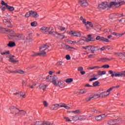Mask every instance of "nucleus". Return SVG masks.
I'll use <instances>...</instances> for the list:
<instances>
[{"label": "nucleus", "mask_w": 125, "mask_h": 125, "mask_svg": "<svg viewBox=\"0 0 125 125\" xmlns=\"http://www.w3.org/2000/svg\"><path fill=\"white\" fill-rule=\"evenodd\" d=\"M79 3L81 6L83 7H86L88 5V3L86 0H79Z\"/></svg>", "instance_id": "2eb2a0df"}, {"label": "nucleus", "mask_w": 125, "mask_h": 125, "mask_svg": "<svg viewBox=\"0 0 125 125\" xmlns=\"http://www.w3.org/2000/svg\"><path fill=\"white\" fill-rule=\"evenodd\" d=\"M6 8L8 10H9V11H10V12L14 11V9H15L13 6H9L8 5L6 7Z\"/></svg>", "instance_id": "c756f323"}, {"label": "nucleus", "mask_w": 125, "mask_h": 125, "mask_svg": "<svg viewBox=\"0 0 125 125\" xmlns=\"http://www.w3.org/2000/svg\"><path fill=\"white\" fill-rule=\"evenodd\" d=\"M81 40H82L83 42H88V38H86L85 37H82L81 39Z\"/></svg>", "instance_id": "c03bdc74"}, {"label": "nucleus", "mask_w": 125, "mask_h": 125, "mask_svg": "<svg viewBox=\"0 0 125 125\" xmlns=\"http://www.w3.org/2000/svg\"><path fill=\"white\" fill-rule=\"evenodd\" d=\"M25 17H26V18H28V17H31V12L30 11H29L28 12H27L25 16Z\"/></svg>", "instance_id": "ea45409f"}, {"label": "nucleus", "mask_w": 125, "mask_h": 125, "mask_svg": "<svg viewBox=\"0 0 125 125\" xmlns=\"http://www.w3.org/2000/svg\"><path fill=\"white\" fill-rule=\"evenodd\" d=\"M58 109H59L58 104H54L53 110H58Z\"/></svg>", "instance_id": "79ce46f5"}, {"label": "nucleus", "mask_w": 125, "mask_h": 125, "mask_svg": "<svg viewBox=\"0 0 125 125\" xmlns=\"http://www.w3.org/2000/svg\"><path fill=\"white\" fill-rule=\"evenodd\" d=\"M9 62H12V63H16L17 62H19V61L14 60V59H13V58H10Z\"/></svg>", "instance_id": "c9c22d12"}, {"label": "nucleus", "mask_w": 125, "mask_h": 125, "mask_svg": "<svg viewBox=\"0 0 125 125\" xmlns=\"http://www.w3.org/2000/svg\"><path fill=\"white\" fill-rule=\"evenodd\" d=\"M82 110L80 109L72 111V112L74 113V114H82Z\"/></svg>", "instance_id": "4c0bfd02"}, {"label": "nucleus", "mask_w": 125, "mask_h": 125, "mask_svg": "<svg viewBox=\"0 0 125 125\" xmlns=\"http://www.w3.org/2000/svg\"><path fill=\"white\" fill-rule=\"evenodd\" d=\"M1 4L2 5H5V6H6V7L7 6V3H5V2H4V1H3V0H1Z\"/></svg>", "instance_id": "3c124183"}, {"label": "nucleus", "mask_w": 125, "mask_h": 125, "mask_svg": "<svg viewBox=\"0 0 125 125\" xmlns=\"http://www.w3.org/2000/svg\"><path fill=\"white\" fill-rule=\"evenodd\" d=\"M30 16L31 17H33L34 18H38L39 16V14L37 12L33 10H30Z\"/></svg>", "instance_id": "a211bd4d"}, {"label": "nucleus", "mask_w": 125, "mask_h": 125, "mask_svg": "<svg viewBox=\"0 0 125 125\" xmlns=\"http://www.w3.org/2000/svg\"><path fill=\"white\" fill-rule=\"evenodd\" d=\"M119 87H120V85H116V86H112V87H111L109 88L111 89V91H112L113 90V88H119Z\"/></svg>", "instance_id": "864d4df0"}, {"label": "nucleus", "mask_w": 125, "mask_h": 125, "mask_svg": "<svg viewBox=\"0 0 125 125\" xmlns=\"http://www.w3.org/2000/svg\"><path fill=\"white\" fill-rule=\"evenodd\" d=\"M57 85L61 88L65 87V84H64V82H63V81H59L58 83H57Z\"/></svg>", "instance_id": "cd10ccee"}, {"label": "nucleus", "mask_w": 125, "mask_h": 125, "mask_svg": "<svg viewBox=\"0 0 125 125\" xmlns=\"http://www.w3.org/2000/svg\"><path fill=\"white\" fill-rule=\"evenodd\" d=\"M10 110L13 114H15L16 116H19V115H25L26 111L24 110H20L14 106H12L10 107Z\"/></svg>", "instance_id": "7ed1b4c3"}, {"label": "nucleus", "mask_w": 125, "mask_h": 125, "mask_svg": "<svg viewBox=\"0 0 125 125\" xmlns=\"http://www.w3.org/2000/svg\"><path fill=\"white\" fill-rule=\"evenodd\" d=\"M72 82L73 79L72 78H68L65 80V82L67 83H72Z\"/></svg>", "instance_id": "a19ab883"}, {"label": "nucleus", "mask_w": 125, "mask_h": 125, "mask_svg": "<svg viewBox=\"0 0 125 125\" xmlns=\"http://www.w3.org/2000/svg\"><path fill=\"white\" fill-rule=\"evenodd\" d=\"M123 4H125V0H122L121 1L118 2L112 1L110 3H109V5H108V6L109 7H112V6L114 5L116 7H119V6L123 5Z\"/></svg>", "instance_id": "423d86ee"}, {"label": "nucleus", "mask_w": 125, "mask_h": 125, "mask_svg": "<svg viewBox=\"0 0 125 125\" xmlns=\"http://www.w3.org/2000/svg\"><path fill=\"white\" fill-rule=\"evenodd\" d=\"M100 83H99V82L96 81L93 83V86H94V87L98 86V85Z\"/></svg>", "instance_id": "58836bf2"}, {"label": "nucleus", "mask_w": 125, "mask_h": 125, "mask_svg": "<svg viewBox=\"0 0 125 125\" xmlns=\"http://www.w3.org/2000/svg\"><path fill=\"white\" fill-rule=\"evenodd\" d=\"M99 50H102V51H103V50H105V49H106V46H104L102 48H99Z\"/></svg>", "instance_id": "e2e57ef3"}, {"label": "nucleus", "mask_w": 125, "mask_h": 125, "mask_svg": "<svg viewBox=\"0 0 125 125\" xmlns=\"http://www.w3.org/2000/svg\"><path fill=\"white\" fill-rule=\"evenodd\" d=\"M100 68H110V65H109V64H104L101 67L99 66H93V67H89L88 69L89 70H93V69H100Z\"/></svg>", "instance_id": "4468645a"}, {"label": "nucleus", "mask_w": 125, "mask_h": 125, "mask_svg": "<svg viewBox=\"0 0 125 125\" xmlns=\"http://www.w3.org/2000/svg\"><path fill=\"white\" fill-rule=\"evenodd\" d=\"M80 19L81 21H82L83 24L85 26H87V25H88L90 28H93V24H92V22L89 21H86V20L84 19L83 16L80 17Z\"/></svg>", "instance_id": "0eeeda50"}, {"label": "nucleus", "mask_w": 125, "mask_h": 125, "mask_svg": "<svg viewBox=\"0 0 125 125\" xmlns=\"http://www.w3.org/2000/svg\"><path fill=\"white\" fill-rule=\"evenodd\" d=\"M94 55H92V54H91V55H89V56H88V58H94Z\"/></svg>", "instance_id": "774afa93"}, {"label": "nucleus", "mask_w": 125, "mask_h": 125, "mask_svg": "<svg viewBox=\"0 0 125 125\" xmlns=\"http://www.w3.org/2000/svg\"><path fill=\"white\" fill-rule=\"evenodd\" d=\"M58 29L61 31H65V30H66V28L65 27H63L62 26H58Z\"/></svg>", "instance_id": "49530a36"}, {"label": "nucleus", "mask_w": 125, "mask_h": 125, "mask_svg": "<svg viewBox=\"0 0 125 125\" xmlns=\"http://www.w3.org/2000/svg\"><path fill=\"white\" fill-rule=\"evenodd\" d=\"M48 47H49V46L46 44L42 45L41 47H40V51L41 52L38 53H36L34 54V56H38L39 55H42V56H45V55H46V53L45 52V51H48L47 48H48Z\"/></svg>", "instance_id": "f257e3e1"}, {"label": "nucleus", "mask_w": 125, "mask_h": 125, "mask_svg": "<svg viewBox=\"0 0 125 125\" xmlns=\"http://www.w3.org/2000/svg\"><path fill=\"white\" fill-rule=\"evenodd\" d=\"M115 59L114 58H111L110 59L107 58H102L100 59L101 62H107V61H111V60H114Z\"/></svg>", "instance_id": "aec40b11"}, {"label": "nucleus", "mask_w": 125, "mask_h": 125, "mask_svg": "<svg viewBox=\"0 0 125 125\" xmlns=\"http://www.w3.org/2000/svg\"><path fill=\"white\" fill-rule=\"evenodd\" d=\"M22 85H23L24 86H26V85H27V82L23 81L22 82Z\"/></svg>", "instance_id": "338daca9"}, {"label": "nucleus", "mask_w": 125, "mask_h": 125, "mask_svg": "<svg viewBox=\"0 0 125 125\" xmlns=\"http://www.w3.org/2000/svg\"><path fill=\"white\" fill-rule=\"evenodd\" d=\"M109 5H110V4L108 5L107 4V2L104 1L101 4H100L98 7V8H102V9H105V8H106L107 7H109V8H111L112 7H109Z\"/></svg>", "instance_id": "9b49d317"}, {"label": "nucleus", "mask_w": 125, "mask_h": 125, "mask_svg": "<svg viewBox=\"0 0 125 125\" xmlns=\"http://www.w3.org/2000/svg\"><path fill=\"white\" fill-rule=\"evenodd\" d=\"M17 73H18L19 74H21V75H23V74H25V72H24V71L21 70H17Z\"/></svg>", "instance_id": "37998d69"}, {"label": "nucleus", "mask_w": 125, "mask_h": 125, "mask_svg": "<svg viewBox=\"0 0 125 125\" xmlns=\"http://www.w3.org/2000/svg\"><path fill=\"white\" fill-rule=\"evenodd\" d=\"M7 45L8 47H14V46H16V44L15 43V42L10 41Z\"/></svg>", "instance_id": "393cba45"}, {"label": "nucleus", "mask_w": 125, "mask_h": 125, "mask_svg": "<svg viewBox=\"0 0 125 125\" xmlns=\"http://www.w3.org/2000/svg\"><path fill=\"white\" fill-rule=\"evenodd\" d=\"M63 119H64V120H66V122H72V120H71L70 119V118H68V117H64L63 118Z\"/></svg>", "instance_id": "8fccbe9b"}, {"label": "nucleus", "mask_w": 125, "mask_h": 125, "mask_svg": "<svg viewBox=\"0 0 125 125\" xmlns=\"http://www.w3.org/2000/svg\"><path fill=\"white\" fill-rule=\"evenodd\" d=\"M3 22L4 24V25H5V24H9V25H7V27L10 28V27H11V22H10V21H9L8 20H6V19H4L3 20Z\"/></svg>", "instance_id": "a878e982"}, {"label": "nucleus", "mask_w": 125, "mask_h": 125, "mask_svg": "<svg viewBox=\"0 0 125 125\" xmlns=\"http://www.w3.org/2000/svg\"><path fill=\"white\" fill-rule=\"evenodd\" d=\"M15 95H17L18 97H21V98H26V93L25 92H17L16 93H14Z\"/></svg>", "instance_id": "f3484780"}, {"label": "nucleus", "mask_w": 125, "mask_h": 125, "mask_svg": "<svg viewBox=\"0 0 125 125\" xmlns=\"http://www.w3.org/2000/svg\"><path fill=\"white\" fill-rule=\"evenodd\" d=\"M64 48L66 50H68L69 51H72L73 49H75V47L70 46L69 45L65 44L64 45Z\"/></svg>", "instance_id": "5701e85b"}, {"label": "nucleus", "mask_w": 125, "mask_h": 125, "mask_svg": "<svg viewBox=\"0 0 125 125\" xmlns=\"http://www.w3.org/2000/svg\"><path fill=\"white\" fill-rule=\"evenodd\" d=\"M39 88L41 89H42V90H45V89H46V85L43 84H41L40 85H39Z\"/></svg>", "instance_id": "473e14b6"}, {"label": "nucleus", "mask_w": 125, "mask_h": 125, "mask_svg": "<svg viewBox=\"0 0 125 125\" xmlns=\"http://www.w3.org/2000/svg\"><path fill=\"white\" fill-rule=\"evenodd\" d=\"M72 120L75 122H76V121H79V120H82V116L79 115L73 116H72Z\"/></svg>", "instance_id": "4be33fe9"}, {"label": "nucleus", "mask_w": 125, "mask_h": 125, "mask_svg": "<svg viewBox=\"0 0 125 125\" xmlns=\"http://www.w3.org/2000/svg\"><path fill=\"white\" fill-rule=\"evenodd\" d=\"M124 15L121 14H112L109 15L110 19H116V18H120L123 17Z\"/></svg>", "instance_id": "f8f14e48"}, {"label": "nucleus", "mask_w": 125, "mask_h": 125, "mask_svg": "<svg viewBox=\"0 0 125 125\" xmlns=\"http://www.w3.org/2000/svg\"><path fill=\"white\" fill-rule=\"evenodd\" d=\"M96 40H97V41H101L104 42H110V40L107 38H105L104 37L97 36Z\"/></svg>", "instance_id": "ddd939ff"}, {"label": "nucleus", "mask_w": 125, "mask_h": 125, "mask_svg": "<svg viewBox=\"0 0 125 125\" xmlns=\"http://www.w3.org/2000/svg\"><path fill=\"white\" fill-rule=\"evenodd\" d=\"M87 92V90L86 89H82L79 91L78 93L79 94H83V93H86Z\"/></svg>", "instance_id": "7c9ffc66"}, {"label": "nucleus", "mask_w": 125, "mask_h": 125, "mask_svg": "<svg viewBox=\"0 0 125 125\" xmlns=\"http://www.w3.org/2000/svg\"><path fill=\"white\" fill-rule=\"evenodd\" d=\"M62 64H63V62L60 61V62H58L57 63V65L58 66H62Z\"/></svg>", "instance_id": "4d7b16f0"}, {"label": "nucleus", "mask_w": 125, "mask_h": 125, "mask_svg": "<svg viewBox=\"0 0 125 125\" xmlns=\"http://www.w3.org/2000/svg\"><path fill=\"white\" fill-rule=\"evenodd\" d=\"M51 36H53V37H54V38H56V39H59L60 37H62L63 36L62 34L59 33L57 32H53Z\"/></svg>", "instance_id": "6ab92c4d"}, {"label": "nucleus", "mask_w": 125, "mask_h": 125, "mask_svg": "<svg viewBox=\"0 0 125 125\" xmlns=\"http://www.w3.org/2000/svg\"><path fill=\"white\" fill-rule=\"evenodd\" d=\"M31 26L32 27H37L38 26V22L37 21H33L31 23Z\"/></svg>", "instance_id": "e433bc0d"}, {"label": "nucleus", "mask_w": 125, "mask_h": 125, "mask_svg": "<svg viewBox=\"0 0 125 125\" xmlns=\"http://www.w3.org/2000/svg\"><path fill=\"white\" fill-rule=\"evenodd\" d=\"M52 125L53 123H51L50 122H42V121H37L35 124H31V125Z\"/></svg>", "instance_id": "1a4fd4ad"}, {"label": "nucleus", "mask_w": 125, "mask_h": 125, "mask_svg": "<svg viewBox=\"0 0 125 125\" xmlns=\"http://www.w3.org/2000/svg\"><path fill=\"white\" fill-rule=\"evenodd\" d=\"M78 42H79L80 44H83V43H84V42L82 41V39H80L79 41H78Z\"/></svg>", "instance_id": "bf43d9fd"}, {"label": "nucleus", "mask_w": 125, "mask_h": 125, "mask_svg": "<svg viewBox=\"0 0 125 125\" xmlns=\"http://www.w3.org/2000/svg\"><path fill=\"white\" fill-rule=\"evenodd\" d=\"M58 80V77L56 75H54V76H50V75H48L46 77V82H49L52 83L54 84V85H57V82L56 81Z\"/></svg>", "instance_id": "20e7f679"}, {"label": "nucleus", "mask_w": 125, "mask_h": 125, "mask_svg": "<svg viewBox=\"0 0 125 125\" xmlns=\"http://www.w3.org/2000/svg\"><path fill=\"white\" fill-rule=\"evenodd\" d=\"M96 80H97V78L94 77V78L90 79L89 81V82H92V81H96Z\"/></svg>", "instance_id": "0e129e2a"}, {"label": "nucleus", "mask_w": 125, "mask_h": 125, "mask_svg": "<svg viewBox=\"0 0 125 125\" xmlns=\"http://www.w3.org/2000/svg\"><path fill=\"white\" fill-rule=\"evenodd\" d=\"M106 117H108V114H102L95 116V120L97 121V122H101V121H102L104 118H106Z\"/></svg>", "instance_id": "6e6552de"}, {"label": "nucleus", "mask_w": 125, "mask_h": 125, "mask_svg": "<svg viewBox=\"0 0 125 125\" xmlns=\"http://www.w3.org/2000/svg\"><path fill=\"white\" fill-rule=\"evenodd\" d=\"M65 58L66 60H70V59H71V57L70 56V55H66Z\"/></svg>", "instance_id": "680f3d73"}, {"label": "nucleus", "mask_w": 125, "mask_h": 125, "mask_svg": "<svg viewBox=\"0 0 125 125\" xmlns=\"http://www.w3.org/2000/svg\"><path fill=\"white\" fill-rule=\"evenodd\" d=\"M43 104L44 106V107H47L48 106V103H47V102L44 101L43 102Z\"/></svg>", "instance_id": "09e8293b"}, {"label": "nucleus", "mask_w": 125, "mask_h": 125, "mask_svg": "<svg viewBox=\"0 0 125 125\" xmlns=\"http://www.w3.org/2000/svg\"><path fill=\"white\" fill-rule=\"evenodd\" d=\"M99 97H100V94L94 95V96L92 97L93 98H95V99H96L97 98H99Z\"/></svg>", "instance_id": "a18cd8bd"}, {"label": "nucleus", "mask_w": 125, "mask_h": 125, "mask_svg": "<svg viewBox=\"0 0 125 125\" xmlns=\"http://www.w3.org/2000/svg\"><path fill=\"white\" fill-rule=\"evenodd\" d=\"M82 48H83V49H85L88 51H91V53H94L95 51H98V50H99L98 46H94V45L83 46Z\"/></svg>", "instance_id": "39448f33"}, {"label": "nucleus", "mask_w": 125, "mask_h": 125, "mask_svg": "<svg viewBox=\"0 0 125 125\" xmlns=\"http://www.w3.org/2000/svg\"><path fill=\"white\" fill-rule=\"evenodd\" d=\"M69 35H71V36H72L73 37H78L80 38L82 36V34L80 32H78L77 31H71L70 32H69Z\"/></svg>", "instance_id": "dca6fc26"}, {"label": "nucleus", "mask_w": 125, "mask_h": 125, "mask_svg": "<svg viewBox=\"0 0 125 125\" xmlns=\"http://www.w3.org/2000/svg\"><path fill=\"white\" fill-rule=\"evenodd\" d=\"M112 91L111 88H109L107 90L106 92H104L100 94V97L104 98L106 97V96H108V95H110V92Z\"/></svg>", "instance_id": "9d476101"}, {"label": "nucleus", "mask_w": 125, "mask_h": 125, "mask_svg": "<svg viewBox=\"0 0 125 125\" xmlns=\"http://www.w3.org/2000/svg\"><path fill=\"white\" fill-rule=\"evenodd\" d=\"M108 74L111 75V77L112 78H114V77H125V70L122 71L121 72L118 71H113V70H109Z\"/></svg>", "instance_id": "f03ea898"}, {"label": "nucleus", "mask_w": 125, "mask_h": 125, "mask_svg": "<svg viewBox=\"0 0 125 125\" xmlns=\"http://www.w3.org/2000/svg\"><path fill=\"white\" fill-rule=\"evenodd\" d=\"M10 53V51H9V50H5L4 52H1L0 54H1V55H8Z\"/></svg>", "instance_id": "2f4dec72"}, {"label": "nucleus", "mask_w": 125, "mask_h": 125, "mask_svg": "<svg viewBox=\"0 0 125 125\" xmlns=\"http://www.w3.org/2000/svg\"><path fill=\"white\" fill-rule=\"evenodd\" d=\"M86 30L87 31V32H90V30H91V28H90V26H86Z\"/></svg>", "instance_id": "052dcab7"}, {"label": "nucleus", "mask_w": 125, "mask_h": 125, "mask_svg": "<svg viewBox=\"0 0 125 125\" xmlns=\"http://www.w3.org/2000/svg\"><path fill=\"white\" fill-rule=\"evenodd\" d=\"M83 66H79L78 68V71H79V72H81L82 71H83Z\"/></svg>", "instance_id": "de8ad7c7"}, {"label": "nucleus", "mask_w": 125, "mask_h": 125, "mask_svg": "<svg viewBox=\"0 0 125 125\" xmlns=\"http://www.w3.org/2000/svg\"><path fill=\"white\" fill-rule=\"evenodd\" d=\"M13 37H14L16 41H20V40L22 39V34H19L16 35H14Z\"/></svg>", "instance_id": "b1692460"}, {"label": "nucleus", "mask_w": 125, "mask_h": 125, "mask_svg": "<svg viewBox=\"0 0 125 125\" xmlns=\"http://www.w3.org/2000/svg\"><path fill=\"white\" fill-rule=\"evenodd\" d=\"M35 85H36V83H33L32 85H30L29 86L30 88H34Z\"/></svg>", "instance_id": "69168bd1"}, {"label": "nucleus", "mask_w": 125, "mask_h": 125, "mask_svg": "<svg viewBox=\"0 0 125 125\" xmlns=\"http://www.w3.org/2000/svg\"><path fill=\"white\" fill-rule=\"evenodd\" d=\"M119 56H120V57H125V54H123L122 53H119V54H118V57Z\"/></svg>", "instance_id": "5fc2aeb1"}, {"label": "nucleus", "mask_w": 125, "mask_h": 125, "mask_svg": "<svg viewBox=\"0 0 125 125\" xmlns=\"http://www.w3.org/2000/svg\"><path fill=\"white\" fill-rule=\"evenodd\" d=\"M88 42H94V38L91 37V35H88Z\"/></svg>", "instance_id": "72a5a7b5"}, {"label": "nucleus", "mask_w": 125, "mask_h": 125, "mask_svg": "<svg viewBox=\"0 0 125 125\" xmlns=\"http://www.w3.org/2000/svg\"><path fill=\"white\" fill-rule=\"evenodd\" d=\"M63 108H65V109H67V110H69V109H71V107L68 106L67 105H66L65 104H64Z\"/></svg>", "instance_id": "6e6d98bb"}, {"label": "nucleus", "mask_w": 125, "mask_h": 125, "mask_svg": "<svg viewBox=\"0 0 125 125\" xmlns=\"http://www.w3.org/2000/svg\"><path fill=\"white\" fill-rule=\"evenodd\" d=\"M116 122H117V120H110L108 122V124L110 125H116Z\"/></svg>", "instance_id": "f704fd0d"}, {"label": "nucleus", "mask_w": 125, "mask_h": 125, "mask_svg": "<svg viewBox=\"0 0 125 125\" xmlns=\"http://www.w3.org/2000/svg\"><path fill=\"white\" fill-rule=\"evenodd\" d=\"M6 32H7L9 34L8 35V38H9V37H11L12 38H13V34H14V31L12 30H10V29H6L5 30Z\"/></svg>", "instance_id": "412c9836"}, {"label": "nucleus", "mask_w": 125, "mask_h": 125, "mask_svg": "<svg viewBox=\"0 0 125 125\" xmlns=\"http://www.w3.org/2000/svg\"><path fill=\"white\" fill-rule=\"evenodd\" d=\"M64 105H65V104H64V103H63V104H62V103L59 104H58L59 108V107H61V108L63 107Z\"/></svg>", "instance_id": "603ef678"}, {"label": "nucleus", "mask_w": 125, "mask_h": 125, "mask_svg": "<svg viewBox=\"0 0 125 125\" xmlns=\"http://www.w3.org/2000/svg\"><path fill=\"white\" fill-rule=\"evenodd\" d=\"M41 30H42V33L43 34H48V27L43 26L41 28Z\"/></svg>", "instance_id": "bb28decb"}, {"label": "nucleus", "mask_w": 125, "mask_h": 125, "mask_svg": "<svg viewBox=\"0 0 125 125\" xmlns=\"http://www.w3.org/2000/svg\"><path fill=\"white\" fill-rule=\"evenodd\" d=\"M48 35H52V34L53 33V30L54 28L52 27H48Z\"/></svg>", "instance_id": "c85d7f7f"}, {"label": "nucleus", "mask_w": 125, "mask_h": 125, "mask_svg": "<svg viewBox=\"0 0 125 125\" xmlns=\"http://www.w3.org/2000/svg\"><path fill=\"white\" fill-rule=\"evenodd\" d=\"M92 97H89V98H86L85 99V101H87V102H88V101H90L92 99Z\"/></svg>", "instance_id": "13d9d810"}]
</instances>
